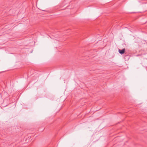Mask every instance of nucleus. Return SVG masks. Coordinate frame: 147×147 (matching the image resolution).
<instances>
[{
  "instance_id": "nucleus-1",
  "label": "nucleus",
  "mask_w": 147,
  "mask_h": 147,
  "mask_svg": "<svg viewBox=\"0 0 147 147\" xmlns=\"http://www.w3.org/2000/svg\"><path fill=\"white\" fill-rule=\"evenodd\" d=\"M125 51V49H124L122 50L119 49V51L120 54H122L124 53Z\"/></svg>"
}]
</instances>
